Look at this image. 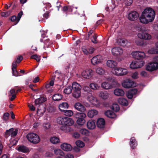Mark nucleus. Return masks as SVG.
<instances>
[{
  "label": "nucleus",
  "mask_w": 158,
  "mask_h": 158,
  "mask_svg": "<svg viewBox=\"0 0 158 158\" xmlns=\"http://www.w3.org/2000/svg\"><path fill=\"white\" fill-rule=\"evenodd\" d=\"M156 14L152 8L148 7L142 12L139 17L140 22L143 24H148L152 22L155 19Z\"/></svg>",
  "instance_id": "nucleus-1"
},
{
  "label": "nucleus",
  "mask_w": 158,
  "mask_h": 158,
  "mask_svg": "<svg viewBox=\"0 0 158 158\" xmlns=\"http://www.w3.org/2000/svg\"><path fill=\"white\" fill-rule=\"evenodd\" d=\"M57 122L60 124L67 126L70 127L73 125L74 121L71 118L66 117H60L57 118Z\"/></svg>",
  "instance_id": "nucleus-2"
},
{
  "label": "nucleus",
  "mask_w": 158,
  "mask_h": 158,
  "mask_svg": "<svg viewBox=\"0 0 158 158\" xmlns=\"http://www.w3.org/2000/svg\"><path fill=\"white\" fill-rule=\"evenodd\" d=\"M86 114L83 112H77L74 115V117L77 119L76 123L79 126H83L85 123Z\"/></svg>",
  "instance_id": "nucleus-3"
},
{
  "label": "nucleus",
  "mask_w": 158,
  "mask_h": 158,
  "mask_svg": "<svg viewBox=\"0 0 158 158\" xmlns=\"http://www.w3.org/2000/svg\"><path fill=\"white\" fill-rule=\"evenodd\" d=\"M111 72L114 75L118 76H124L127 74L128 73L127 69L117 67L113 69Z\"/></svg>",
  "instance_id": "nucleus-4"
},
{
  "label": "nucleus",
  "mask_w": 158,
  "mask_h": 158,
  "mask_svg": "<svg viewBox=\"0 0 158 158\" xmlns=\"http://www.w3.org/2000/svg\"><path fill=\"white\" fill-rule=\"evenodd\" d=\"M72 89L73 91V96L76 98H78L81 96V85L76 82H73L72 84Z\"/></svg>",
  "instance_id": "nucleus-5"
},
{
  "label": "nucleus",
  "mask_w": 158,
  "mask_h": 158,
  "mask_svg": "<svg viewBox=\"0 0 158 158\" xmlns=\"http://www.w3.org/2000/svg\"><path fill=\"white\" fill-rule=\"evenodd\" d=\"M26 137L30 142L34 144L37 143L40 141L39 136L34 133H30L28 134Z\"/></svg>",
  "instance_id": "nucleus-6"
},
{
  "label": "nucleus",
  "mask_w": 158,
  "mask_h": 158,
  "mask_svg": "<svg viewBox=\"0 0 158 158\" xmlns=\"http://www.w3.org/2000/svg\"><path fill=\"white\" fill-rule=\"evenodd\" d=\"M87 99L91 104L95 107L99 106L100 105V102L99 100L96 97H94L91 94H88Z\"/></svg>",
  "instance_id": "nucleus-7"
},
{
  "label": "nucleus",
  "mask_w": 158,
  "mask_h": 158,
  "mask_svg": "<svg viewBox=\"0 0 158 158\" xmlns=\"http://www.w3.org/2000/svg\"><path fill=\"white\" fill-rule=\"evenodd\" d=\"M94 75L93 71L90 69H87L83 70L81 73V75L84 78L89 79L92 78Z\"/></svg>",
  "instance_id": "nucleus-8"
},
{
  "label": "nucleus",
  "mask_w": 158,
  "mask_h": 158,
  "mask_svg": "<svg viewBox=\"0 0 158 158\" xmlns=\"http://www.w3.org/2000/svg\"><path fill=\"white\" fill-rule=\"evenodd\" d=\"M144 64V62L142 60L133 61L130 64V67L132 69H138L142 67Z\"/></svg>",
  "instance_id": "nucleus-9"
},
{
  "label": "nucleus",
  "mask_w": 158,
  "mask_h": 158,
  "mask_svg": "<svg viewBox=\"0 0 158 158\" xmlns=\"http://www.w3.org/2000/svg\"><path fill=\"white\" fill-rule=\"evenodd\" d=\"M139 38L144 40H149L152 38L151 35L145 31H142L138 34Z\"/></svg>",
  "instance_id": "nucleus-10"
},
{
  "label": "nucleus",
  "mask_w": 158,
  "mask_h": 158,
  "mask_svg": "<svg viewBox=\"0 0 158 158\" xmlns=\"http://www.w3.org/2000/svg\"><path fill=\"white\" fill-rule=\"evenodd\" d=\"M158 69V63L156 62H151L146 65V69L148 71H152Z\"/></svg>",
  "instance_id": "nucleus-11"
},
{
  "label": "nucleus",
  "mask_w": 158,
  "mask_h": 158,
  "mask_svg": "<svg viewBox=\"0 0 158 158\" xmlns=\"http://www.w3.org/2000/svg\"><path fill=\"white\" fill-rule=\"evenodd\" d=\"M122 85L125 88H128L135 87L136 84L133 81L127 80L123 81L122 83Z\"/></svg>",
  "instance_id": "nucleus-12"
},
{
  "label": "nucleus",
  "mask_w": 158,
  "mask_h": 158,
  "mask_svg": "<svg viewBox=\"0 0 158 158\" xmlns=\"http://www.w3.org/2000/svg\"><path fill=\"white\" fill-rule=\"evenodd\" d=\"M132 56L137 59H142L145 57V53L141 51H134L131 53Z\"/></svg>",
  "instance_id": "nucleus-13"
},
{
  "label": "nucleus",
  "mask_w": 158,
  "mask_h": 158,
  "mask_svg": "<svg viewBox=\"0 0 158 158\" xmlns=\"http://www.w3.org/2000/svg\"><path fill=\"white\" fill-rule=\"evenodd\" d=\"M111 52L112 54L114 56H118L123 54V50L120 47H114L112 49Z\"/></svg>",
  "instance_id": "nucleus-14"
},
{
  "label": "nucleus",
  "mask_w": 158,
  "mask_h": 158,
  "mask_svg": "<svg viewBox=\"0 0 158 158\" xmlns=\"http://www.w3.org/2000/svg\"><path fill=\"white\" fill-rule=\"evenodd\" d=\"M103 57L100 55H97L93 57L91 60L92 64L94 65H96L102 62Z\"/></svg>",
  "instance_id": "nucleus-15"
},
{
  "label": "nucleus",
  "mask_w": 158,
  "mask_h": 158,
  "mask_svg": "<svg viewBox=\"0 0 158 158\" xmlns=\"http://www.w3.org/2000/svg\"><path fill=\"white\" fill-rule=\"evenodd\" d=\"M139 14L135 11H132L130 12L128 14V19L132 21H135L138 19Z\"/></svg>",
  "instance_id": "nucleus-16"
},
{
  "label": "nucleus",
  "mask_w": 158,
  "mask_h": 158,
  "mask_svg": "<svg viewBox=\"0 0 158 158\" xmlns=\"http://www.w3.org/2000/svg\"><path fill=\"white\" fill-rule=\"evenodd\" d=\"M75 109L79 111L84 112L86 110L85 107L80 102H77L74 105Z\"/></svg>",
  "instance_id": "nucleus-17"
},
{
  "label": "nucleus",
  "mask_w": 158,
  "mask_h": 158,
  "mask_svg": "<svg viewBox=\"0 0 158 158\" xmlns=\"http://www.w3.org/2000/svg\"><path fill=\"white\" fill-rule=\"evenodd\" d=\"M102 87L105 89H111L113 87V85L107 81L102 82L101 84Z\"/></svg>",
  "instance_id": "nucleus-18"
},
{
  "label": "nucleus",
  "mask_w": 158,
  "mask_h": 158,
  "mask_svg": "<svg viewBox=\"0 0 158 158\" xmlns=\"http://www.w3.org/2000/svg\"><path fill=\"white\" fill-rule=\"evenodd\" d=\"M109 94L106 91H102L98 92V96L103 100L107 99L109 98Z\"/></svg>",
  "instance_id": "nucleus-19"
},
{
  "label": "nucleus",
  "mask_w": 158,
  "mask_h": 158,
  "mask_svg": "<svg viewBox=\"0 0 158 158\" xmlns=\"http://www.w3.org/2000/svg\"><path fill=\"white\" fill-rule=\"evenodd\" d=\"M60 147L63 150L66 151H71L72 149L71 145L70 144L67 143L62 144L60 145Z\"/></svg>",
  "instance_id": "nucleus-20"
},
{
  "label": "nucleus",
  "mask_w": 158,
  "mask_h": 158,
  "mask_svg": "<svg viewBox=\"0 0 158 158\" xmlns=\"http://www.w3.org/2000/svg\"><path fill=\"white\" fill-rule=\"evenodd\" d=\"M106 65L107 67L110 68H113V69L116 67L117 63L113 60H109L107 61Z\"/></svg>",
  "instance_id": "nucleus-21"
},
{
  "label": "nucleus",
  "mask_w": 158,
  "mask_h": 158,
  "mask_svg": "<svg viewBox=\"0 0 158 158\" xmlns=\"http://www.w3.org/2000/svg\"><path fill=\"white\" fill-rule=\"evenodd\" d=\"M98 111L95 109L89 110L87 113V116L90 118L93 117L94 116L98 114Z\"/></svg>",
  "instance_id": "nucleus-22"
},
{
  "label": "nucleus",
  "mask_w": 158,
  "mask_h": 158,
  "mask_svg": "<svg viewBox=\"0 0 158 158\" xmlns=\"http://www.w3.org/2000/svg\"><path fill=\"white\" fill-rule=\"evenodd\" d=\"M137 89H134L128 91L127 93V96L129 99H131L133 95L137 93Z\"/></svg>",
  "instance_id": "nucleus-23"
},
{
  "label": "nucleus",
  "mask_w": 158,
  "mask_h": 158,
  "mask_svg": "<svg viewBox=\"0 0 158 158\" xmlns=\"http://www.w3.org/2000/svg\"><path fill=\"white\" fill-rule=\"evenodd\" d=\"M17 149L19 151L24 153H28L29 152V149L24 146H19L17 148Z\"/></svg>",
  "instance_id": "nucleus-24"
},
{
  "label": "nucleus",
  "mask_w": 158,
  "mask_h": 158,
  "mask_svg": "<svg viewBox=\"0 0 158 158\" xmlns=\"http://www.w3.org/2000/svg\"><path fill=\"white\" fill-rule=\"evenodd\" d=\"M45 111V109L43 106H39V108L37 109V114L39 116H41L43 114Z\"/></svg>",
  "instance_id": "nucleus-25"
},
{
  "label": "nucleus",
  "mask_w": 158,
  "mask_h": 158,
  "mask_svg": "<svg viewBox=\"0 0 158 158\" xmlns=\"http://www.w3.org/2000/svg\"><path fill=\"white\" fill-rule=\"evenodd\" d=\"M17 64L16 62H13L12 65V73L15 76H19L18 72L16 70Z\"/></svg>",
  "instance_id": "nucleus-26"
},
{
  "label": "nucleus",
  "mask_w": 158,
  "mask_h": 158,
  "mask_svg": "<svg viewBox=\"0 0 158 158\" xmlns=\"http://www.w3.org/2000/svg\"><path fill=\"white\" fill-rule=\"evenodd\" d=\"M69 105L67 103L64 102L61 103L59 106V108L61 111H64L65 110V109L68 108Z\"/></svg>",
  "instance_id": "nucleus-27"
},
{
  "label": "nucleus",
  "mask_w": 158,
  "mask_h": 158,
  "mask_svg": "<svg viewBox=\"0 0 158 158\" xmlns=\"http://www.w3.org/2000/svg\"><path fill=\"white\" fill-rule=\"evenodd\" d=\"M90 88L93 90H98L100 88V86L95 82H94L90 84Z\"/></svg>",
  "instance_id": "nucleus-28"
},
{
  "label": "nucleus",
  "mask_w": 158,
  "mask_h": 158,
  "mask_svg": "<svg viewBox=\"0 0 158 158\" xmlns=\"http://www.w3.org/2000/svg\"><path fill=\"white\" fill-rule=\"evenodd\" d=\"M87 126L89 129H93L95 127V122L94 120H89L87 123Z\"/></svg>",
  "instance_id": "nucleus-29"
},
{
  "label": "nucleus",
  "mask_w": 158,
  "mask_h": 158,
  "mask_svg": "<svg viewBox=\"0 0 158 158\" xmlns=\"http://www.w3.org/2000/svg\"><path fill=\"white\" fill-rule=\"evenodd\" d=\"M105 125V121L102 118H99L98 119L97 121V126L100 128H102L104 127Z\"/></svg>",
  "instance_id": "nucleus-30"
},
{
  "label": "nucleus",
  "mask_w": 158,
  "mask_h": 158,
  "mask_svg": "<svg viewBox=\"0 0 158 158\" xmlns=\"http://www.w3.org/2000/svg\"><path fill=\"white\" fill-rule=\"evenodd\" d=\"M47 100V98L44 97H41L39 98L36 99L35 101V105L37 106L39 105L42 103L45 102Z\"/></svg>",
  "instance_id": "nucleus-31"
},
{
  "label": "nucleus",
  "mask_w": 158,
  "mask_h": 158,
  "mask_svg": "<svg viewBox=\"0 0 158 158\" xmlns=\"http://www.w3.org/2000/svg\"><path fill=\"white\" fill-rule=\"evenodd\" d=\"M114 93L115 95L118 96H123L124 94V92L122 89L118 88L115 89Z\"/></svg>",
  "instance_id": "nucleus-32"
},
{
  "label": "nucleus",
  "mask_w": 158,
  "mask_h": 158,
  "mask_svg": "<svg viewBox=\"0 0 158 158\" xmlns=\"http://www.w3.org/2000/svg\"><path fill=\"white\" fill-rule=\"evenodd\" d=\"M95 72L98 75H102L105 73V70L102 67H98L95 69Z\"/></svg>",
  "instance_id": "nucleus-33"
},
{
  "label": "nucleus",
  "mask_w": 158,
  "mask_h": 158,
  "mask_svg": "<svg viewBox=\"0 0 158 158\" xmlns=\"http://www.w3.org/2000/svg\"><path fill=\"white\" fill-rule=\"evenodd\" d=\"M105 114L106 116L110 118H114L116 117L115 114L110 110L106 111Z\"/></svg>",
  "instance_id": "nucleus-34"
},
{
  "label": "nucleus",
  "mask_w": 158,
  "mask_h": 158,
  "mask_svg": "<svg viewBox=\"0 0 158 158\" xmlns=\"http://www.w3.org/2000/svg\"><path fill=\"white\" fill-rule=\"evenodd\" d=\"M118 102L120 104L123 105L127 106L128 104L127 100L125 98H120L118 99Z\"/></svg>",
  "instance_id": "nucleus-35"
},
{
  "label": "nucleus",
  "mask_w": 158,
  "mask_h": 158,
  "mask_svg": "<svg viewBox=\"0 0 158 158\" xmlns=\"http://www.w3.org/2000/svg\"><path fill=\"white\" fill-rule=\"evenodd\" d=\"M137 145V142L134 137H132L130 140V145L131 148L134 149Z\"/></svg>",
  "instance_id": "nucleus-36"
},
{
  "label": "nucleus",
  "mask_w": 158,
  "mask_h": 158,
  "mask_svg": "<svg viewBox=\"0 0 158 158\" xmlns=\"http://www.w3.org/2000/svg\"><path fill=\"white\" fill-rule=\"evenodd\" d=\"M60 129L64 132H68L71 131V128L70 127L64 125H63L60 127Z\"/></svg>",
  "instance_id": "nucleus-37"
},
{
  "label": "nucleus",
  "mask_w": 158,
  "mask_h": 158,
  "mask_svg": "<svg viewBox=\"0 0 158 158\" xmlns=\"http://www.w3.org/2000/svg\"><path fill=\"white\" fill-rule=\"evenodd\" d=\"M62 98V96L59 94H54L52 97L53 99L55 101H58L60 100Z\"/></svg>",
  "instance_id": "nucleus-38"
},
{
  "label": "nucleus",
  "mask_w": 158,
  "mask_h": 158,
  "mask_svg": "<svg viewBox=\"0 0 158 158\" xmlns=\"http://www.w3.org/2000/svg\"><path fill=\"white\" fill-rule=\"evenodd\" d=\"M50 141L52 143L55 144L59 142L60 139L58 137L53 136L50 138Z\"/></svg>",
  "instance_id": "nucleus-39"
},
{
  "label": "nucleus",
  "mask_w": 158,
  "mask_h": 158,
  "mask_svg": "<svg viewBox=\"0 0 158 158\" xmlns=\"http://www.w3.org/2000/svg\"><path fill=\"white\" fill-rule=\"evenodd\" d=\"M55 153L57 155L63 156L64 155V152L60 149H56L54 150Z\"/></svg>",
  "instance_id": "nucleus-40"
},
{
  "label": "nucleus",
  "mask_w": 158,
  "mask_h": 158,
  "mask_svg": "<svg viewBox=\"0 0 158 158\" xmlns=\"http://www.w3.org/2000/svg\"><path fill=\"white\" fill-rule=\"evenodd\" d=\"M126 42V41L125 40L122 39H119L117 41L118 44L122 46H124L125 45Z\"/></svg>",
  "instance_id": "nucleus-41"
},
{
  "label": "nucleus",
  "mask_w": 158,
  "mask_h": 158,
  "mask_svg": "<svg viewBox=\"0 0 158 158\" xmlns=\"http://www.w3.org/2000/svg\"><path fill=\"white\" fill-rule=\"evenodd\" d=\"M64 76V74L59 73H56V77L58 81H61L62 80Z\"/></svg>",
  "instance_id": "nucleus-42"
},
{
  "label": "nucleus",
  "mask_w": 158,
  "mask_h": 158,
  "mask_svg": "<svg viewBox=\"0 0 158 158\" xmlns=\"http://www.w3.org/2000/svg\"><path fill=\"white\" fill-rule=\"evenodd\" d=\"M148 52L150 54H158V49L154 48H152L149 50Z\"/></svg>",
  "instance_id": "nucleus-43"
},
{
  "label": "nucleus",
  "mask_w": 158,
  "mask_h": 158,
  "mask_svg": "<svg viewBox=\"0 0 158 158\" xmlns=\"http://www.w3.org/2000/svg\"><path fill=\"white\" fill-rule=\"evenodd\" d=\"M64 112L65 115L69 117L72 116L73 114V111L70 110H66Z\"/></svg>",
  "instance_id": "nucleus-44"
},
{
  "label": "nucleus",
  "mask_w": 158,
  "mask_h": 158,
  "mask_svg": "<svg viewBox=\"0 0 158 158\" xmlns=\"http://www.w3.org/2000/svg\"><path fill=\"white\" fill-rule=\"evenodd\" d=\"M72 91V87L70 86H68L64 89V92L66 94L71 93Z\"/></svg>",
  "instance_id": "nucleus-45"
},
{
  "label": "nucleus",
  "mask_w": 158,
  "mask_h": 158,
  "mask_svg": "<svg viewBox=\"0 0 158 158\" xmlns=\"http://www.w3.org/2000/svg\"><path fill=\"white\" fill-rule=\"evenodd\" d=\"M103 80H107L108 81H110L112 82H115V83H116L117 82V81L115 79H113L112 77H104L103 78Z\"/></svg>",
  "instance_id": "nucleus-46"
},
{
  "label": "nucleus",
  "mask_w": 158,
  "mask_h": 158,
  "mask_svg": "<svg viewBox=\"0 0 158 158\" xmlns=\"http://www.w3.org/2000/svg\"><path fill=\"white\" fill-rule=\"evenodd\" d=\"M111 109L114 111L117 112L119 109L118 105L116 104H114L112 105Z\"/></svg>",
  "instance_id": "nucleus-47"
},
{
  "label": "nucleus",
  "mask_w": 158,
  "mask_h": 158,
  "mask_svg": "<svg viewBox=\"0 0 158 158\" xmlns=\"http://www.w3.org/2000/svg\"><path fill=\"white\" fill-rule=\"evenodd\" d=\"M79 132L81 134L85 135H88L89 133L88 131L85 128L81 129Z\"/></svg>",
  "instance_id": "nucleus-48"
},
{
  "label": "nucleus",
  "mask_w": 158,
  "mask_h": 158,
  "mask_svg": "<svg viewBox=\"0 0 158 158\" xmlns=\"http://www.w3.org/2000/svg\"><path fill=\"white\" fill-rule=\"evenodd\" d=\"M31 58L35 59L37 62L40 61L41 59L40 56L37 55H33L31 56Z\"/></svg>",
  "instance_id": "nucleus-49"
},
{
  "label": "nucleus",
  "mask_w": 158,
  "mask_h": 158,
  "mask_svg": "<svg viewBox=\"0 0 158 158\" xmlns=\"http://www.w3.org/2000/svg\"><path fill=\"white\" fill-rule=\"evenodd\" d=\"M76 143L77 146L79 147L82 148L84 146V143L82 141L80 140L77 141Z\"/></svg>",
  "instance_id": "nucleus-50"
},
{
  "label": "nucleus",
  "mask_w": 158,
  "mask_h": 158,
  "mask_svg": "<svg viewBox=\"0 0 158 158\" xmlns=\"http://www.w3.org/2000/svg\"><path fill=\"white\" fill-rule=\"evenodd\" d=\"M9 116V114L8 113H5L2 118L3 120L6 122L8 120Z\"/></svg>",
  "instance_id": "nucleus-51"
},
{
  "label": "nucleus",
  "mask_w": 158,
  "mask_h": 158,
  "mask_svg": "<svg viewBox=\"0 0 158 158\" xmlns=\"http://www.w3.org/2000/svg\"><path fill=\"white\" fill-rule=\"evenodd\" d=\"M43 127L45 129H48L50 127V124L49 123H44L43 124Z\"/></svg>",
  "instance_id": "nucleus-52"
},
{
  "label": "nucleus",
  "mask_w": 158,
  "mask_h": 158,
  "mask_svg": "<svg viewBox=\"0 0 158 158\" xmlns=\"http://www.w3.org/2000/svg\"><path fill=\"white\" fill-rule=\"evenodd\" d=\"M136 44L138 46H142L143 44V41L137 39L135 41Z\"/></svg>",
  "instance_id": "nucleus-53"
},
{
  "label": "nucleus",
  "mask_w": 158,
  "mask_h": 158,
  "mask_svg": "<svg viewBox=\"0 0 158 158\" xmlns=\"http://www.w3.org/2000/svg\"><path fill=\"white\" fill-rule=\"evenodd\" d=\"M10 13V11L6 12H2L1 13V15L2 17H7L9 16Z\"/></svg>",
  "instance_id": "nucleus-54"
},
{
  "label": "nucleus",
  "mask_w": 158,
  "mask_h": 158,
  "mask_svg": "<svg viewBox=\"0 0 158 158\" xmlns=\"http://www.w3.org/2000/svg\"><path fill=\"white\" fill-rule=\"evenodd\" d=\"M125 4L127 6L131 5L133 2L132 0H125L124 1Z\"/></svg>",
  "instance_id": "nucleus-55"
},
{
  "label": "nucleus",
  "mask_w": 158,
  "mask_h": 158,
  "mask_svg": "<svg viewBox=\"0 0 158 158\" xmlns=\"http://www.w3.org/2000/svg\"><path fill=\"white\" fill-rule=\"evenodd\" d=\"M131 77L134 79H136L138 78V72H135L132 73Z\"/></svg>",
  "instance_id": "nucleus-56"
},
{
  "label": "nucleus",
  "mask_w": 158,
  "mask_h": 158,
  "mask_svg": "<svg viewBox=\"0 0 158 158\" xmlns=\"http://www.w3.org/2000/svg\"><path fill=\"white\" fill-rule=\"evenodd\" d=\"M97 36L96 35H94L92 36L91 38V40L93 43H97Z\"/></svg>",
  "instance_id": "nucleus-57"
},
{
  "label": "nucleus",
  "mask_w": 158,
  "mask_h": 158,
  "mask_svg": "<svg viewBox=\"0 0 158 158\" xmlns=\"http://www.w3.org/2000/svg\"><path fill=\"white\" fill-rule=\"evenodd\" d=\"M23 14V12L22 11L20 12L18 15V20H16V22L15 23V24H17L19 22V21L20 20V19L21 18V16Z\"/></svg>",
  "instance_id": "nucleus-58"
},
{
  "label": "nucleus",
  "mask_w": 158,
  "mask_h": 158,
  "mask_svg": "<svg viewBox=\"0 0 158 158\" xmlns=\"http://www.w3.org/2000/svg\"><path fill=\"white\" fill-rule=\"evenodd\" d=\"M13 130H14V129L13 128L10 129L9 130H7L6 132V135H11V133L12 132Z\"/></svg>",
  "instance_id": "nucleus-59"
},
{
  "label": "nucleus",
  "mask_w": 158,
  "mask_h": 158,
  "mask_svg": "<svg viewBox=\"0 0 158 158\" xmlns=\"http://www.w3.org/2000/svg\"><path fill=\"white\" fill-rule=\"evenodd\" d=\"M23 59V57L21 56H18V57H17V59L15 61H14V62H16V63H19L20 61L22 60Z\"/></svg>",
  "instance_id": "nucleus-60"
},
{
  "label": "nucleus",
  "mask_w": 158,
  "mask_h": 158,
  "mask_svg": "<svg viewBox=\"0 0 158 158\" xmlns=\"http://www.w3.org/2000/svg\"><path fill=\"white\" fill-rule=\"evenodd\" d=\"M19 90H17V92H15V90L14 89H12L10 91L9 95H12L13 94H16Z\"/></svg>",
  "instance_id": "nucleus-61"
},
{
  "label": "nucleus",
  "mask_w": 158,
  "mask_h": 158,
  "mask_svg": "<svg viewBox=\"0 0 158 158\" xmlns=\"http://www.w3.org/2000/svg\"><path fill=\"white\" fill-rule=\"evenodd\" d=\"M82 50L83 52L85 54H89V51H88V50L85 47H83V48H82Z\"/></svg>",
  "instance_id": "nucleus-62"
},
{
  "label": "nucleus",
  "mask_w": 158,
  "mask_h": 158,
  "mask_svg": "<svg viewBox=\"0 0 158 158\" xmlns=\"http://www.w3.org/2000/svg\"><path fill=\"white\" fill-rule=\"evenodd\" d=\"M18 132V130L17 129H15V131L13 130V131L12 133H11V136H15Z\"/></svg>",
  "instance_id": "nucleus-63"
},
{
  "label": "nucleus",
  "mask_w": 158,
  "mask_h": 158,
  "mask_svg": "<svg viewBox=\"0 0 158 158\" xmlns=\"http://www.w3.org/2000/svg\"><path fill=\"white\" fill-rule=\"evenodd\" d=\"M83 89L85 91L88 92L89 90V88L88 86L84 85L83 87Z\"/></svg>",
  "instance_id": "nucleus-64"
}]
</instances>
